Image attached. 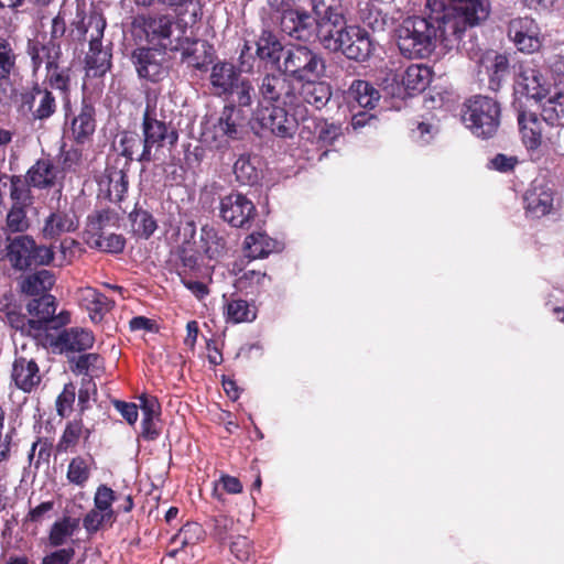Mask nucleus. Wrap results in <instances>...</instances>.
Returning a JSON list of instances; mask_svg holds the SVG:
<instances>
[{
	"instance_id": "7c9ffc66",
	"label": "nucleus",
	"mask_w": 564,
	"mask_h": 564,
	"mask_svg": "<svg viewBox=\"0 0 564 564\" xmlns=\"http://www.w3.org/2000/svg\"><path fill=\"white\" fill-rule=\"evenodd\" d=\"M225 300L224 317L226 323L240 324L250 323L257 317V308L249 301L231 294L229 297L223 296Z\"/></svg>"
},
{
	"instance_id": "b1692460",
	"label": "nucleus",
	"mask_w": 564,
	"mask_h": 564,
	"mask_svg": "<svg viewBox=\"0 0 564 564\" xmlns=\"http://www.w3.org/2000/svg\"><path fill=\"white\" fill-rule=\"evenodd\" d=\"M77 296L80 306L87 311L90 321L95 324L102 322L106 314L115 306L113 300L91 286L80 288Z\"/></svg>"
},
{
	"instance_id": "9d476101",
	"label": "nucleus",
	"mask_w": 564,
	"mask_h": 564,
	"mask_svg": "<svg viewBox=\"0 0 564 564\" xmlns=\"http://www.w3.org/2000/svg\"><path fill=\"white\" fill-rule=\"evenodd\" d=\"M167 51L154 45L140 44L130 53V62L140 79L156 84L169 74Z\"/></svg>"
},
{
	"instance_id": "09e8293b",
	"label": "nucleus",
	"mask_w": 564,
	"mask_h": 564,
	"mask_svg": "<svg viewBox=\"0 0 564 564\" xmlns=\"http://www.w3.org/2000/svg\"><path fill=\"white\" fill-rule=\"evenodd\" d=\"M113 214L108 209H102L88 215L85 234L89 240H98L104 236V229L113 220Z\"/></svg>"
},
{
	"instance_id": "f704fd0d",
	"label": "nucleus",
	"mask_w": 564,
	"mask_h": 564,
	"mask_svg": "<svg viewBox=\"0 0 564 564\" xmlns=\"http://www.w3.org/2000/svg\"><path fill=\"white\" fill-rule=\"evenodd\" d=\"M543 122L536 115L521 112L518 116V123L522 141L528 150H536L542 144L543 139Z\"/></svg>"
},
{
	"instance_id": "774afa93",
	"label": "nucleus",
	"mask_w": 564,
	"mask_h": 564,
	"mask_svg": "<svg viewBox=\"0 0 564 564\" xmlns=\"http://www.w3.org/2000/svg\"><path fill=\"white\" fill-rule=\"evenodd\" d=\"M83 152L79 149L70 148L61 153V166L65 172H76L82 164Z\"/></svg>"
},
{
	"instance_id": "58836bf2",
	"label": "nucleus",
	"mask_w": 564,
	"mask_h": 564,
	"mask_svg": "<svg viewBox=\"0 0 564 564\" xmlns=\"http://www.w3.org/2000/svg\"><path fill=\"white\" fill-rule=\"evenodd\" d=\"M226 239L219 231L209 225L200 229V247L205 256L213 260L223 257L226 253Z\"/></svg>"
},
{
	"instance_id": "3c124183",
	"label": "nucleus",
	"mask_w": 564,
	"mask_h": 564,
	"mask_svg": "<svg viewBox=\"0 0 564 564\" xmlns=\"http://www.w3.org/2000/svg\"><path fill=\"white\" fill-rule=\"evenodd\" d=\"M142 149L143 137L141 138L134 131H123L120 133L118 151L128 162L137 160Z\"/></svg>"
},
{
	"instance_id": "39448f33",
	"label": "nucleus",
	"mask_w": 564,
	"mask_h": 564,
	"mask_svg": "<svg viewBox=\"0 0 564 564\" xmlns=\"http://www.w3.org/2000/svg\"><path fill=\"white\" fill-rule=\"evenodd\" d=\"M397 44L406 58H425L431 55L437 41V30L432 15L409 17L397 29Z\"/></svg>"
},
{
	"instance_id": "f257e3e1",
	"label": "nucleus",
	"mask_w": 564,
	"mask_h": 564,
	"mask_svg": "<svg viewBox=\"0 0 564 564\" xmlns=\"http://www.w3.org/2000/svg\"><path fill=\"white\" fill-rule=\"evenodd\" d=\"M259 100L252 112V129L289 139L297 131L295 110L300 107L299 85L283 73L265 74L259 78Z\"/></svg>"
},
{
	"instance_id": "a878e982",
	"label": "nucleus",
	"mask_w": 564,
	"mask_h": 564,
	"mask_svg": "<svg viewBox=\"0 0 564 564\" xmlns=\"http://www.w3.org/2000/svg\"><path fill=\"white\" fill-rule=\"evenodd\" d=\"M241 78L239 69L232 63L219 61L212 66L209 83L214 95L229 97L238 80Z\"/></svg>"
},
{
	"instance_id": "864d4df0",
	"label": "nucleus",
	"mask_w": 564,
	"mask_h": 564,
	"mask_svg": "<svg viewBox=\"0 0 564 564\" xmlns=\"http://www.w3.org/2000/svg\"><path fill=\"white\" fill-rule=\"evenodd\" d=\"M90 467L87 458L83 456L73 457L68 464L66 478L78 487H84L90 478Z\"/></svg>"
},
{
	"instance_id": "a211bd4d",
	"label": "nucleus",
	"mask_w": 564,
	"mask_h": 564,
	"mask_svg": "<svg viewBox=\"0 0 564 564\" xmlns=\"http://www.w3.org/2000/svg\"><path fill=\"white\" fill-rule=\"evenodd\" d=\"M279 24L281 31L294 40L311 42L317 39V17H312L304 7L280 15Z\"/></svg>"
},
{
	"instance_id": "aec40b11",
	"label": "nucleus",
	"mask_w": 564,
	"mask_h": 564,
	"mask_svg": "<svg viewBox=\"0 0 564 564\" xmlns=\"http://www.w3.org/2000/svg\"><path fill=\"white\" fill-rule=\"evenodd\" d=\"M555 194L549 183L533 182L523 196L525 213L534 218L549 215L553 210Z\"/></svg>"
},
{
	"instance_id": "dca6fc26",
	"label": "nucleus",
	"mask_w": 564,
	"mask_h": 564,
	"mask_svg": "<svg viewBox=\"0 0 564 564\" xmlns=\"http://www.w3.org/2000/svg\"><path fill=\"white\" fill-rule=\"evenodd\" d=\"M10 379L13 386L24 393L33 392L42 382L39 364L33 356L25 354L24 346L21 352H14Z\"/></svg>"
},
{
	"instance_id": "473e14b6",
	"label": "nucleus",
	"mask_w": 564,
	"mask_h": 564,
	"mask_svg": "<svg viewBox=\"0 0 564 564\" xmlns=\"http://www.w3.org/2000/svg\"><path fill=\"white\" fill-rule=\"evenodd\" d=\"M346 99L350 105L371 110L377 106L380 94L369 82L355 79L346 91Z\"/></svg>"
},
{
	"instance_id": "6e6552de",
	"label": "nucleus",
	"mask_w": 564,
	"mask_h": 564,
	"mask_svg": "<svg viewBox=\"0 0 564 564\" xmlns=\"http://www.w3.org/2000/svg\"><path fill=\"white\" fill-rule=\"evenodd\" d=\"M75 25L79 41H85L88 30L91 29L89 51L85 57L86 69L94 77L104 76L111 67V53L102 47V37L107 25L106 19L102 14L93 12L88 15L87 22L83 18Z\"/></svg>"
},
{
	"instance_id": "f8f14e48",
	"label": "nucleus",
	"mask_w": 564,
	"mask_h": 564,
	"mask_svg": "<svg viewBox=\"0 0 564 564\" xmlns=\"http://www.w3.org/2000/svg\"><path fill=\"white\" fill-rule=\"evenodd\" d=\"M56 308L55 296L47 293L33 297L26 305L28 313L34 319L35 327L41 335L40 345L44 343L45 336L69 323V313L63 311L56 315Z\"/></svg>"
},
{
	"instance_id": "37998d69",
	"label": "nucleus",
	"mask_w": 564,
	"mask_h": 564,
	"mask_svg": "<svg viewBox=\"0 0 564 564\" xmlns=\"http://www.w3.org/2000/svg\"><path fill=\"white\" fill-rule=\"evenodd\" d=\"M79 520L70 517H64L55 521L48 532V544L52 547L64 545L68 538L74 535L78 529Z\"/></svg>"
},
{
	"instance_id": "f3484780",
	"label": "nucleus",
	"mask_w": 564,
	"mask_h": 564,
	"mask_svg": "<svg viewBox=\"0 0 564 564\" xmlns=\"http://www.w3.org/2000/svg\"><path fill=\"white\" fill-rule=\"evenodd\" d=\"M508 36L518 51L525 54L535 53L542 46L541 30L535 20L529 17L512 19L508 24Z\"/></svg>"
},
{
	"instance_id": "72a5a7b5",
	"label": "nucleus",
	"mask_w": 564,
	"mask_h": 564,
	"mask_svg": "<svg viewBox=\"0 0 564 564\" xmlns=\"http://www.w3.org/2000/svg\"><path fill=\"white\" fill-rule=\"evenodd\" d=\"M488 74V88L491 91L500 90L509 75V61L506 55L492 53L481 58Z\"/></svg>"
},
{
	"instance_id": "ddd939ff",
	"label": "nucleus",
	"mask_w": 564,
	"mask_h": 564,
	"mask_svg": "<svg viewBox=\"0 0 564 564\" xmlns=\"http://www.w3.org/2000/svg\"><path fill=\"white\" fill-rule=\"evenodd\" d=\"M21 108L28 110L32 122L41 124L48 121L57 112V100L53 91L34 82L31 87L20 95Z\"/></svg>"
},
{
	"instance_id": "423d86ee",
	"label": "nucleus",
	"mask_w": 564,
	"mask_h": 564,
	"mask_svg": "<svg viewBox=\"0 0 564 564\" xmlns=\"http://www.w3.org/2000/svg\"><path fill=\"white\" fill-rule=\"evenodd\" d=\"M142 135L143 149L137 156L140 163H149L153 160L152 149H163L169 147L173 149L178 142V131L172 124L166 122L162 111H158L156 101L148 100L142 116Z\"/></svg>"
},
{
	"instance_id": "393cba45",
	"label": "nucleus",
	"mask_w": 564,
	"mask_h": 564,
	"mask_svg": "<svg viewBox=\"0 0 564 564\" xmlns=\"http://www.w3.org/2000/svg\"><path fill=\"white\" fill-rule=\"evenodd\" d=\"M299 93L301 101L299 109L295 110V119L297 120L299 117L306 113V104L319 110L327 105L332 97L329 85L324 82H316V79L299 85Z\"/></svg>"
},
{
	"instance_id": "5fc2aeb1",
	"label": "nucleus",
	"mask_w": 564,
	"mask_h": 564,
	"mask_svg": "<svg viewBox=\"0 0 564 564\" xmlns=\"http://www.w3.org/2000/svg\"><path fill=\"white\" fill-rule=\"evenodd\" d=\"M77 387L74 382L69 381L64 384L62 392L55 400L56 414L62 417H68L73 410L76 401Z\"/></svg>"
},
{
	"instance_id": "9b49d317",
	"label": "nucleus",
	"mask_w": 564,
	"mask_h": 564,
	"mask_svg": "<svg viewBox=\"0 0 564 564\" xmlns=\"http://www.w3.org/2000/svg\"><path fill=\"white\" fill-rule=\"evenodd\" d=\"M9 246L8 260L15 270L24 271L31 267L48 265L54 259L51 247L36 245L28 235L12 237Z\"/></svg>"
},
{
	"instance_id": "412c9836",
	"label": "nucleus",
	"mask_w": 564,
	"mask_h": 564,
	"mask_svg": "<svg viewBox=\"0 0 564 564\" xmlns=\"http://www.w3.org/2000/svg\"><path fill=\"white\" fill-rule=\"evenodd\" d=\"M181 61L199 72H207L213 63L214 47L206 40L184 37L180 41Z\"/></svg>"
},
{
	"instance_id": "a18cd8bd",
	"label": "nucleus",
	"mask_w": 564,
	"mask_h": 564,
	"mask_svg": "<svg viewBox=\"0 0 564 564\" xmlns=\"http://www.w3.org/2000/svg\"><path fill=\"white\" fill-rule=\"evenodd\" d=\"M18 54L11 42L0 36V83L7 82L18 69Z\"/></svg>"
},
{
	"instance_id": "13d9d810",
	"label": "nucleus",
	"mask_w": 564,
	"mask_h": 564,
	"mask_svg": "<svg viewBox=\"0 0 564 564\" xmlns=\"http://www.w3.org/2000/svg\"><path fill=\"white\" fill-rule=\"evenodd\" d=\"M31 44L39 50V53L45 59L46 70L56 68V64L59 63L62 57V45L61 43H54L47 40L46 42L31 41Z\"/></svg>"
},
{
	"instance_id": "6ab92c4d",
	"label": "nucleus",
	"mask_w": 564,
	"mask_h": 564,
	"mask_svg": "<svg viewBox=\"0 0 564 564\" xmlns=\"http://www.w3.org/2000/svg\"><path fill=\"white\" fill-rule=\"evenodd\" d=\"M245 118L241 110L235 105L224 106L217 121L213 124V139L218 141L217 147L229 140H238L241 137Z\"/></svg>"
},
{
	"instance_id": "c03bdc74",
	"label": "nucleus",
	"mask_w": 564,
	"mask_h": 564,
	"mask_svg": "<svg viewBox=\"0 0 564 564\" xmlns=\"http://www.w3.org/2000/svg\"><path fill=\"white\" fill-rule=\"evenodd\" d=\"M229 96L234 97L231 105H235L237 109L242 111L243 108L251 109L253 102L259 100V90L256 91L249 78L241 77Z\"/></svg>"
},
{
	"instance_id": "4be33fe9",
	"label": "nucleus",
	"mask_w": 564,
	"mask_h": 564,
	"mask_svg": "<svg viewBox=\"0 0 564 564\" xmlns=\"http://www.w3.org/2000/svg\"><path fill=\"white\" fill-rule=\"evenodd\" d=\"M514 91L528 98L541 101L550 95L551 87L545 85L543 76L538 69L531 66L520 65L519 73L514 78Z\"/></svg>"
},
{
	"instance_id": "680f3d73",
	"label": "nucleus",
	"mask_w": 564,
	"mask_h": 564,
	"mask_svg": "<svg viewBox=\"0 0 564 564\" xmlns=\"http://www.w3.org/2000/svg\"><path fill=\"white\" fill-rule=\"evenodd\" d=\"M230 552L242 564L256 562L253 543L247 536L238 535L230 544Z\"/></svg>"
},
{
	"instance_id": "bf43d9fd",
	"label": "nucleus",
	"mask_w": 564,
	"mask_h": 564,
	"mask_svg": "<svg viewBox=\"0 0 564 564\" xmlns=\"http://www.w3.org/2000/svg\"><path fill=\"white\" fill-rule=\"evenodd\" d=\"M116 500H118L117 494L109 486L101 484L94 495V508L108 513V517H116V511L112 508Z\"/></svg>"
},
{
	"instance_id": "49530a36",
	"label": "nucleus",
	"mask_w": 564,
	"mask_h": 564,
	"mask_svg": "<svg viewBox=\"0 0 564 564\" xmlns=\"http://www.w3.org/2000/svg\"><path fill=\"white\" fill-rule=\"evenodd\" d=\"M10 180V198L12 205L30 206L33 203V195L26 175H11Z\"/></svg>"
},
{
	"instance_id": "ea45409f",
	"label": "nucleus",
	"mask_w": 564,
	"mask_h": 564,
	"mask_svg": "<svg viewBox=\"0 0 564 564\" xmlns=\"http://www.w3.org/2000/svg\"><path fill=\"white\" fill-rule=\"evenodd\" d=\"M108 180L107 198L115 204H120L129 188V177L126 171L109 169L106 171Z\"/></svg>"
},
{
	"instance_id": "c85d7f7f",
	"label": "nucleus",
	"mask_w": 564,
	"mask_h": 564,
	"mask_svg": "<svg viewBox=\"0 0 564 564\" xmlns=\"http://www.w3.org/2000/svg\"><path fill=\"white\" fill-rule=\"evenodd\" d=\"M79 226L74 213L56 210L51 213L44 221L43 236L46 239H57L64 234L74 232Z\"/></svg>"
},
{
	"instance_id": "0e129e2a",
	"label": "nucleus",
	"mask_w": 564,
	"mask_h": 564,
	"mask_svg": "<svg viewBox=\"0 0 564 564\" xmlns=\"http://www.w3.org/2000/svg\"><path fill=\"white\" fill-rule=\"evenodd\" d=\"M23 205H12L7 215V231L23 232L28 230L30 224Z\"/></svg>"
},
{
	"instance_id": "a19ab883",
	"label": "nucleus",
	"mask_w": 564,
	"mask_h": 564,
	"mask_svg": "<svg viewBox=\"0 0 564 564\" xmlns=\"http://www.w3.org/2000/svg\"><path fill=\"white\" fill-rule=\"evenodd\" d=\"M70 69L68 67H59V63L56 64V68L47 70L46 78L43 82L44 86H47L51 90L56 89L64 95L66 111L69 110V90H70ZM67 116V112L65 113Z\"/></svg>"
},
{
	"instance_id": "7ed1b4c3",
	"label": "nucleus",
	"mask_w": 564,
	"mask_h": 564,
	"mask_svg": "<svg viewBox=\"0 0 564 564\" xmlns=\"http://www.w3.org/2000/svg\"><path fill=\"white\" fill-rule=\"evenodd\" d=\"M453 8L433 17L437 40L445 45L460 41L466 29L485 21L490 12L488 0H451Z\"/></svg>"
},
{
	"instance_id": "052dcab7",
	"label": "nucleus",
	"mask_w": 564,
	"mask_h": 564,
	"mask_svg": "<svg viewBox=\"0 0 564 564\" xmlns=\"http://www.w3.org/2000/svg\"><path fill=\"white\" fill-rule=\"evenodd\" d=\"M115 522L116 517H108V513L97 508L90 509L83 518V527L88 534H95L102 529L105 524L111 527Z\"/></svg>"
},
{
	"instance_id": "c9c22d12",
	"label": "nucleus",
	"mask_w": 564,
	"mask_h": 564,
	"mask_svg": "<svg viewBox=\"0 0 564 564\" xmlns=\"http://www.w3.org/2000/svg\"><path fill=\"white\" fill-rule=\"evenodd\" d=\"M542 107V118L551 126H564V85L551 87L550 95Z\"/></svg>"
},
{
	"instance_id": "2f4dec72",
	"label": "nucleus",
	"mask_w": 564,
	"mask_h": 564,
	"mask_svg": "<svg viewBox=\"0 0 564 564\" xmlns=\"http://www.w3.org/2000/svg\"><path fill=\"white\" fill-rule=\"evenodd\" d=\"M433 72L426 65L413 64L410 65L401 75V84L404 95L414 96L424 91L431 80Z\"/></svg>"
},
{
	"instance_id": "cd10ccee",
	"label": "nucleus",
	"mask_w": 564,
	"mask_h": 564,
	"mask_svg": "<svg viewBox=\"0 0 564 564\" xmlns=\"http://www.w3.org/2000/svg\"><path fill=\"white\" fill-rule=\"evenodd\" d=\"M91 430L85 427L82 416L68 421L55 446L56 454L73 452L83 438L84 444L89 442Z\"/></svg>"
},
{
	"instance_id": "5701e85b",
	"label": "nucleus",
	"mask_w": 564,
	"mask_h": 564,
	"mask_svg": "<svg viewBox=\"0 0 564 564\" xmlns=\"http://www.w3.org/2000/svg\"><path fill=\"white\" fill-rule=\"evenodd\" d=\"M95 130L96 109L90 98L84 96L77 113L70 120V135L77 144H85L91 140Z\"/></svg>"
},
{
	"instance_id": "79ce46f5",
	"label": "nucleus",
	"mask_w": 564,
	"mask_h": 564,
	"mask_svg": "<svg viewBox=\"0 0 564 564\" xmlns=\"http://www.w3.org/2000/svg\"><path fill=\"white\" fill-rule=\"evenodd\" d=\"M257 158L240 155L234 164V173L242 185H256L261 180L262 172L256 166Z\"/></svg>"
},
{
	"instance_id": "6e6d98bb",
	"label": "nucleus",
	"mask_w": 564,
	"mask_h": 564,
	"mask_svg": "<svg viewBox=\"0 0 564 564\" xmlns=\"http://www.w3.org/2000/svg\"><path fill=\"white\" fill-rule=\"evenodd\" d=\"M98 390L97 384L94 380V376H83L80 379V386L76 394H78L77 405L80 416L90 409V401L95 400Z\"/></svg>"
},
{
	"instance_id": "0eeeda50",
	"label": "nucleus",
	"mask_w": 564,
	"mask_h": 564,
	"mask_svg": "<svg viewBox=\"0 0 564 564\" xmlns=\"http://www.w3.org/2000/svg\"><path fill=\"white\" fill-rule=\"evenodd\" d=\"M460 117L474 135L490 139L497 134L501 123V105L491 97L475 95L464 101Z\"/></svg>"
},
{
	"instance_id": "69168bd1",
	"label": "nucleus",
	"mask_w": 564,
	"mask_h": 564,
	"mask_svg": "<svg viewBox=\"0 0 564 564\" xmlns=\"http://www.w3.org/2000/svg\"><path fill=\"white\" fill-rule=\"evenodd\" d=\"M212 534L219 541H225L234 530L235 521L226 514H218L210 519Z\"/></svg>"
},
{
	"instance_id": "1a4fd4ad",
	"label": "nucleus",
	"mask_w": 564,
	"mask_h": 564,
	"mask_svg": "<svg viewBox=\"0 0 564 564\" xmlns=\"http://www.w3.org/2000/svg\"><path fill=\"white\" fill-rule=\"evenodd\" d=\"M279 70L299 82H311L323 76L324 59L314 51L303 45H292L283 53Z\"/></svg>"
},
{
	"instance_id": "e433bc0d",
	"label": "nucleus",
	"mask_w": 564,
	"mask_h": 564,
	"mask_svg": "<svg viewBox=\"0 0 564 564\" xmlns=\"http://www.w3.org/2000/svg\"><path fill=\"white\" fill-rule=\"evenodd\" d=\"M257 56L267 63L278 65L283 57L284 48L278 36L271 30H262L257 41Z\"/></svg>"
},
{
	"instance_id": "4468645a",
	"label": "nucleus",
	"mask_w": 564,
	"mask_h": 564,
	"mask_svg": "<svg viewBox=\"0 0 564 564\" xmlns=\"http://www.w3.org/2000/svg\"><path fill=\"white\" fill-rule=\"evenodd\" d=\"M95 344L94 333L82 327L57 328L51 335L45 336L44 348L53 352H83L90 349Z\"/></svg>"
},
{
	"instance_id": "20e7f679",
	"label": "nucleus",
	"mask_w": 564,
	"mask_h": 564,
	"mask_svg": "<svg viewBox=\"0 0 564 564\" xmlns=\"http://www.w3.org/2000/svg\"><path fill=\"white\" fill-rule=\"evenodd\" d=\"M187 7L181 9L182 13L177 14L171 8L174 14L169 12H141L132 17L130 22V33L135 43L144 42L147 45H154L162 48H170L171 52L178 50L172 46V36L174 33V24L187 11ZM170 9V7H167Z\"/></svg>"
},
{
	"instance_id": "603ef678",
	"label": "nucleus",
	"mask_w": 564,
	"mask_h": 564,
	"mask_svg": "<svg viewBox=\"0 0 564 564\" xmlns=\"http://www.w3.org/2000/svg\"><path fill=\"white\" fill-rule=\"evenodd\" d=\"M70 369L74 373L83 376H91V372H98L104 369V358L96 352L82 354L77 358L70 360Z\"/></svg>"
},
{
	"instance_id": "c756f323",
	"label": "nucleus",
	"mask_w": 564,
	"mask_h": 564,
	"mask_svg": "<svg viewBox=\"0 0 564 564\" xmlns=\"http://www.w3.org/2000/svg\"><path fill=\"white\" fill-rule=\"evenodd\" d=\"M243 249L246 257L250 259H264L272 252L280 251L282 243L263 231H254L245 238Z\"/></svg>"
},
{
	"instance_id": "8fccbe9b",
	"label": "nucleus",
	"mask_w": 564,
	"mask_h": 564,
	"mask_svg": "<svg viewBox=\"0 0 564 564\" xmlns=\"http://www.w3.org/2000/svg\"><path fill=\"white\" fill-rule=\"evenodd\" d=\"M6 322L21 334L33 337L40 345V333L35 327L34 319L17 311L15 308L6 312Z\"/></svg>"
},
{
	"instance_id": "e2e57ef3",
	"label": "nucleus",
	"mask_w": 564,
	"mask_h": 564,
	"mask_svg": "<svg viewBox=\"0 0 564 564\" xmlns=\"http://www.w3.org/2000/svg\"><path fill=\"white\" fill-rule=\"evenodd\" d=\"M204 536L203 528L196 522H187L174 535L173 541L178 543L182 547L187 545H195Z\"/></svg>"
},
{
	"instance_id": "4d7b16f0",
	"label": "nucleus",
	"mask_w": 564,
	"mask_h": 564,
	"mask_svg": "<svg viewBox=\"0 0 564 564\" xmlns=\"http://www.w3.org/2000/svg\"><path fill=\"white\" fill-rule=\"evenodd\" d=\"M319 124V130H317L316 148L318 150L325 149L323 152V155H325L327 153V148L333 145L341 135V127L324 119H322Z\"/></svg>"
},
{
	"instance_id": "338daca9",
	"label": "nucleus",
	"mask_w": 564,
	"mask_h": 564,
	"mask_svg": "<svg viewBox=\"0 0 564 564\" xmlns=\"http://www.w3.org/2000/svg\"><path fill=\"white\" fill-rule=\"evenodd\" d=\"M300 119L302 120V126L299 133L301 140L316 144L318 133L317 130H319V123L322 122V119L316 117H305V115L299 117V120Z\"/></svg>"
},
{
	"instance_id": "bb28decb",
	"label": "nucleus",
	"mask_w": 564,
	"mask_h": 564,
	"mask_svg": "<svg viewBox=\"0 0 564 564\" xmlns=\"http://www.w3.org/2000/svg\"><path fill=\"white\" fill-rule=\"evenodd\" d=\"M25 175L34 188L48 189L57 184L58 169L50 156H45L36 160Z\"/></svg>"
},
{
	"instance_id": "4c0bfd02",
	"label": "nucleus",
	"mask_w": 564,
	"mask_h": 564,
	"mask_svg": "<svg viewBox=\"0 0 564 564\" xmlns=\"http://www.w3.org/2000/svg\"><path fill=\"white\" fill-rule=\"evenodd\" d=\"M132 232L142 239H150L158 229V221L147 209L139 207L138 204L129 214Z\"/></svg>"
},
{
	"instance_id": "f03ea898",
	"label": "nucleus",
	"mask_w": 564,
	"mask_h": 564,
	"mask_svg": "<svg viewBox=\"0 0 564 564\" xmlns=\"http://www.w3.org/2000/svg\"><path fill=\"white\" fill-rule=\"evenodd\" d=\"M317 17L319 43L329 51L341 52L348 59L367 61L373 52L369 33L358 25H345V17L336 0H312Z\"/></svg>"
},
{
	"instance_id": "2eb2a0df",
	"label": "nucleus",
	"mask_w": 564,
	"mask_h": 564,
	"mask_svg": "<svg viewBox=\"0 0 564 564\" xmlns=\"http://www.w3.org/2000/svg\"><path fill=\"white\" fill-rule=\"evenodd\" d=\"M219 216L235 228H250L257 208L251 199L239 192H231L220 199Z\"/></svg>"
},
{
	"instance_id": "de8ad7c7",
	"label": "nucleus",
	"mask_w": 564,
	"mask_h": 564,
	"mask_svg": "<svg viewBox=\"0 0 564 564\" xmlns=\"http://www.w3.org/2000/svg\"><path fill=\"white\" fill-rule=\"evenodd\" d=\"M177 258L180 260L178 275L180 273L193 275L199 270V252L189 241H184L177 248Z\"/></svg>"
}]
</instances>
